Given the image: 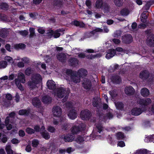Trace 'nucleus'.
Returning a JSON list of instances; mask_svg holds the SVG:
<instances>
[{
	"mask_svg": "<svg viewBox=\"0 0 154 154\" xmlns=\"http://www.w3.org/2000/svg\"><path fill=\"white\" fill-rule=\"evenodd\" d=\"M70 92V91L69 89L67 90L66 88L60 87L57 88L53 93V94L55 97L58 98H62L65 97L62 100L63 102H65L66 100L67 97L69 95Z\"/></svg>",
	"mask_w": 154,
	"mask_h": 154,
	"instance_id": "f257e3e1",
	"label": "nucleus"
},
{
	"mask_svg": "<svg viewBox=\"0 0 154 154\" xmlns=\"http://www.w3.org/2000/svg\"><path fill=\"white\" fill-rule=\"evenodd\" d=\"M42 80L41 75L37 74L32 76L31 78V80L28 82L27 84L29 88L33 90L36 87V85L38 84Z\"/></svg>",
	"mask_w": 154,
	"mask_h": 154,
	"instance_id": "f03ea898",
	"label": "nucleus"
},
{
	"mask_svg": "<svg viewBox=\"0 0 154 154\" xmlns=\"http://www.w3.org/2000/svg\"><path fill=\"white\" fill-rule=\"evenodd\" d=\"M66 106L67 108H69V111L68 112V116L71 119H74L77 117V111L73 108L72 104L71 103H66Z\"/></svg>",
	"mask_w": 154,
	"mask_h": 154,
	"instance_id": "7ed1b4c3",
	"label": "nucleus"
},
{
	"mask_svg": "<svg viewBox=\"0 0 154 154\" xmlns=\"http://www.w3.org/2000/svg\"><path fill=\"white\" fill-rule=\"evenodd\" d=\"M63 30L60 29H58L54 32L52 30H49L47 32L48 37L51 38L52 36H53L54 38H56L59 37L60 35V32H63Z\"/></svg>",
	"mask_w": 154,
	"mask_h": 154,
	"instance_id": "20e7f679",
	"label": "nucleus"
},
{
	"mask_svg": "<svg viewBox=\"0 0 154 154\" xmlns=\"http://www.w3.org/2000/svg\"><path fill=\"white\" fill-rule=\"evenodd\" d=\"M151 102V100L149 98L145 99H138L137 101V103L138 104L144 106H147L150 104Z\"/></svg>",
	"mask_w": 154,
	"mask_h": 154,
	"instance_id": "39448f33",
	"label": "nucleus"
},
{
	"mask_svg": "<svg viewBox=\"0 0 154 154\" xmlns=\"http://www.w3.org/2000/svg\"><path fill=\"white\" fill-rule=\"evenodd\" d=\"M52 113L54 116L60 117L62 113V109L59 106H54L52 109Z\"/></svg>",
	"mask_w": 154,
	"mask_h": 154,
	"instance_id": "423d86ee",
	"label": "nucleus"
},
{
	"mask_svg": "<svg viewBox=\"0 0 154 154\" xmlns=\"http://www.w3.org/2000/svg\"><path fill=\"white\" fill-rule=\"evenodd\" d=\"M17 81L24 83L25 82L26 80L25 76L23 73L22 72H18L17 75V78L15 79V82H16Z\"/></svg>",
	"mask_w": 154,
	"mask_h": 154,
	"instance_id": "0eeeda50",
	"label": "nucleus"
},
{
	"mask_svg": "<svg viewBox=\"0 0 154 154\" xmlns=\"http://www.w3.org/2000/svg\"><path fill=\"white\" fill-rule=\"evenodd\" d=\"M90 115V112L88 110H82L81 112L80 117L82 120H87L88 119Z\"/></svg>",
	"mask_w": 154,
	"mask_h": 154,
	"instance_id": "6e6552de",
	"label": "nucleus"
},
{
	"mask_svg": "<svg viewBox=\"0 0 154 154\" xmlns=\"http://www.w3.org/2000/svg\"><path fill=\"white\" fill-rule=\"evenodd\" d=\"M92 83L91 81L89 79H85L82 83L83 87L85 89H90L91 87Z\"/></svg>",
	"mask_w": 154,
	"mask_h": 154,
	"instance_id": "1a4fd4ad",
	"label": "nucleus"
},
{
	"mask_svg": "<svg viewBox=\"0 0 154 154\" xmlns=\"http://www.w3.org/2000/svg\"><path fill=\"white\" fill-rule=\"evenodd\" d=\"M81 79L78 76L75 74H73V75H71L69 83L70 82H72L74 83H79Z\"/></svg>",
	"mask_w": 154,
	"mask_h": 154,
	"instance_id": "9d476101",
	"label": "nucleus"
},
{
	"mask_svg": "<svg viewBox=\"0 0 154 154\" xmlns=\"http://www.w3.org/2000/svg\"><path fill=\"white\" fill-rule=\"evenodd\" d=\"M144 110V108L142 110L139 108H134L131 110V113L133 115L138 116Z\"/></svg>",
	"mask_w": 154,
	"mask_h": 154,
	"instance_id": "9b49d317",
	"label": "nucleus"
},
{
	"mask_svg": "<svg viewBox=\"0 0 154 154\" xmlns=\"http://www.w3.org/2000/svg\"><path fill=\"white\" fill-rule=\"evenodd\" d=\"M150 75L149 72L148 71L145 70L140 72L139 77L142 79H147Z\"/></svg>",
	"mask_w": 154,
	"mask_h": 154,
	"instance_id": "f8f14e48",
	"label": "nucleus"
},
{
	"mask_svg": "<svg viewBox=\"0 0 154 154\" xmlns=\"http://www.w3.org/2000/svg\"><path fill=\"white\" fill-rule=\"evenodd\" d=\"M132 41V37L130 35L125 36L123 38V42L126 44H129L131 43Z\"/></svg>",
	"mask_w": 154,
	"mask_h": 154,
	"instance_id": "ddd939ff",
	"label": "nucleus"
},
{
	"mask_svg": "<svg viewBox=\"0 0 154 154\" xmlns=\"http://www.w3.org/2000/svg\"><path fill=\"white\" fill-rule=\"evenodd\" d=\"M77 73L80 78L83 77L87 75L88 72L85 69H81L78 70Z\"/></svg>",
	"mask_w": 154,
	"mask_h": 154,
	"instance_id": "4468645a",
	"label": "nucleus"
},
{
	"mask_svg": "<svg viewBox=\"0 0 154 154\" xmlns=\"http://www.w3.org/2000/svg\"><path fill=\"white\" fill-rule=\"evenodd\" d=\"M47 85L48 88L50 90L54 89L56 87L55 82L52 80H48L47 82Z\"/></svg>",
	"mask_w": 154,
	"mask_h": 154,
	"instance_id": "2eb2a0df",
	"label": "nucleus"
},
{
	"mask_svg": "<svg viewBox=\"0 0 154 154\" xmlns=\"http://www.w3.org/2000/svg\"><path fill=\"white\" fill-rule=\"evenodd\" d=\"M115 54V51L114 49H111L108 51L106 55V57L108 59H110L113 57Z\"/></svg>",
	"mask_w": 154,
	"mask_h": 154,
	"instance_id": "dca6fc26",
	"label": "nucleus"
},
{
	"mask_svg": "<svg viewBox=\"0 0 154 154\" xmlns=\"http://www.w3.org/2000/svg\"><path fill=\"white\" fill-rule=\"evenodd\" d=\"M147 44L150 46H154V35H151L148 38Z\"/></svg>",
	"mask_w": 154,
	"mask_h": 154,
	"instance_id": "f3484780",
	"label": "nucleus"
},
{
	"mask_svg": "<svg viewBox=\"0 0 154 154\" xmlns=\"http://www.w3.org/2000/svg\"><path fill=\"white\" fill-rule=\"evenodd\" d=\"M134 90L131 86L126 88L125 89V94L128 95L133 94L134 93Z\"/></svg>",
	"mask_w": 154,
	"mask_h": 154,
	"instance_id": "a211bd4d",
	"label": "nucleus"
},
{
	"mask_svg": "<svg viewBox=\"0 0 154 154\" xmlns=\"http://www.w3.org/2000/svg\"><path fill=\"white\" fill-rule=\"evenodd\" d=\"M62 138L64 139L66 142H70L73 141L74 139L73 136L72 135L68 134L62 137Z\"/></svg>",
	"mask_w": 154,
	"mask_h": 154,
	"instance_id": "6ab92c4d",
	"label": "nucleus"
},
{
	"mask_svg": "<svg viewBox=\"0 0 154 154\" xmlns=\"http://www.w3.org/2000/svg\"><path fill=\"white\" fill-rule=\"evenodd\" d=\"M104 3L103 2L102 0H96L95 7L98 9H102Z\"/></svg>",
	"mask_w": 154,
	"mask_h": 154,
	"instance_id": "aec40b11",
	"label": "nucleus"
},
{
	"mask_svg": "<svg viewBox=\"0 0 154 154\" xmlns=\"http://www.w3.org/2000/svg\"><path fill=\"white\" fill-rule=\"evenodd\" d=\"M141 95L143 97H146L149 94V92L148 89L146 88H143L140 91Z\"/></svg>",
	"mask_w": 154,
	"mask_h": 154,
	"instance_id": "412c9836",
	"label": "nucleus"
},
{
	"mask_svg": "<svg viewBox=\"0 0 154 154\" xmlns=\"http://www.w3.org/2000/svg\"><path fill=\"white\" fill-rule=\"evenodd\" d=\"M57 59L62 62H64L65 61L66 58V55L63 53H61L58 54L57 55Z\"/></svg>",
	"mask_w": 154,
	"mask_h": 154,
	"instance_id": "4be33fe9",
	"label": "nucleus"
},
{
	"mask_svg": "<svg viewBox=\"0 0 154 154\" xmlns=\"http://www.w3.org/2000/svg\"><path fill=\"white\" fill-rule=\"evenodd\" d=\"M32 103L33 105L36 107H39L40 105V101L37 98H34L32 100Z\"/></svg>",
	"mask_w": 154,
	"mask_h": 154,
	"instance_id": "5701e85b",
	"label": "nucleus"
},
{
	"mask_svg": "<svg viewBox=\"0 0 154 154\" xmlns=\"http://www.w3.org/2000/svg\"><path fill=\"white\" fill-rule=\"evenodd\" d=\"M8 32L7 29H3L0 30V36L2 38L6 37Z\"/></svg>",
	"mask_w": 154,
	"mask_h": 154,
	"instance_id": "b1692460",
	"label": "nucleus"
},
{
	"mask_svg": "<svg viewBox=\"0 0 154 154\" xmlns=\"http://www.w3.org/2000/svg\"><path fill=\"white\" fill-rule=\"evenodd\" d=\"M52 99L48 96H45L42 98V101L45 103H48L51 101Z\"/></svg>",
	"mask_w": 154,
	"mask_h": 154,
	"instance_id": "393cba45",
	"label": "nucleus"
},
{
	"mask_svg": "<svg viewBox=\"0 0 154 154\" xmlns=\"http://www.w3.org/2000/svg\"><path fill=\"white\" fill-rule=\"evenodd\" d=\"M102 54L101 53H99V54L93 55V54H89L87 55L86 57L87 58L89 59H92L96 57H101Z\"/></svg>",
	"mask_w": 154,
	"mask_h": 154,
	"instance_id": "a878e982",
	"label": "nucleus"
},
{
	"mask_svg": "<svg viewBox=\"0 0 154 154\" xmlns=\"http://www.w3.org/2000/svg\"><path fill=\"white\" fill-rule=\"evenodd\" d=\"M109 8L110 7L108 4L105 3L101 9L103 10L105 13H108L109 11Z\"/></svg>",
	"mask_w": 154,
	"mask_h": 154,
	"instance_id": "bb28decb",
	"label": "nucleus"
},
{
	"mask_svg": "<svg viewBox=\"0 0 154 154\" xmlns=\"http://www.w3.org/2000/svg\"><path fill=\"white\" fill-rule=\"evenodd\" d=\"M112 79L113 82L116 83H119L121 81L120 77L118 76L113 77Z\"/></svg>",
	"mask_w": 154,
	"mask_h": 154,
	"instance_id": "cd10ccee",
	"label": "nucleus"
},
{
	"mask_svg": "<svg viewBox=\"0 0 154 154\" xmlns=\"http://www.w3.org/2000/svg\"><path fill=\"white\" fill-rule=\"evenodd\" d=\"M129 11L128 9L124 8L122 9L120 12L121 14L123 16H127L129 14Z\"/></svg>",
	"mask_w": 154,
	"mask_h": 154,
	"instance_id": "c85d7f7f",
	"label": "nucleus"
},
{
	"mask_svg": "<svg viewBox=\"0 0 154 154\" xmlns=\"http://www.w3.org/2000/svg\"><path fill=\"white\" fill-rule=\"evenodd\" d=\"M79 131H81V130L79 127L76 126H74L71 129V132L73 134H77Z\"/></svg>",
	"mask_w": 154,
	"mask_h": 154,
	"instance_id": "c756f323",
	"label": "nucleus"
},
{
	"mask_svg": "<svg viewBox=\"0 0 154 154\" xmlns=\"http://www.w3.org/2000/svg\"><path fill=\"white\" fill-rule=\"evenodd\" d=\"M123 0H113L115 5L117 7H121L123 4Z\"/></svg>",
	"mask_w": 154,
	"mask_h": 154,
	"instance_id": "7c9ffc66",
	"label": "nucleus"
},
{
	"mask_svg": "<svg viewBox=\"0 0 154 154\" xmlns=\"http://www.w3.org/2000/svg\"><path fill=\"white\" fill-rule=\"evenodd\" d=\"M8 7L9 6L5 2L2 3L0 5V8L3 10H7Z\"/></svg>",
	"mask_w": 154,
	"mask_h": 154,
	"instance_id": "2f4dec72",
	"label": "nucleus"
},
{
	"mask_svg": "<svg viewBox=\"0 0 154 154\" xmlns=\"http://www.w3.org/2000/svg\"><path fill=\"white\" fill-rule=\"evenodd\" d=\"M5 149L7 154H13V151L11 149L10 146H6Z\"/></svg>",
	"mask_w": 154,
	"mask_h": 154,
	"instance_id": "473e14b6",
	"label": "nucleus"
},
{
	"mask_svg": "<svg viewBox=\"0 0 154 154\" xmlns=\"http://www.w3.org/2000/svg\"><path fill=\"white\" fill-rule=\"evenodd\" d=\"M41 134L42 137L46 139H48L50 137L49 134L47 131H45V132L43 131L42 132Z\"/></svg>",
	"mask_w": 154,
	"mask_h": 154,
	"instance_id": "72a5a7b5",
	"label": "nucleus"
},
{
	"mask_svg": "<svg viewBox=\"0 0 154 154\" xmlns=\"http://www.w3.org/2000/svg\"><path fill=\"white\" fill-rule=\"evenodd\" d=\"M29 112V111L26 109H21L19 111V113L20 115H27Z\"/></svg>",
	"mask_w": 154,
	"mask_h": 154,
	"instance_id": "f704fd0d",
	"label": "nucleus"
},
{
	"mask_svg": "<svg viewBox=\"0 0 154 154\" xmlns=\"http://www.w3.org/2000/svg\"><path fill=\"white\" fill-rule=\"evenodd\" d=\"M103 29L99 28H96L91 31L92 35H94L97 32H103Z\"/></svg>",
	"mask_w": 154,
	"mask_h": 154,
	"instance_id": "c9c22d12",
	"label": "nucleus"
},
{
	"mask_svg": "<svg viewBox=\"0 0 154 154\" xmlns=\"http://www.w3.org/2000/svg\"><path fill=\"white\" fill-rule=\"evenodd\" d=\"M7 65V63L6 61H2L0 62V69L5 68Z\"/></svg>",
	"mask_w": 154,
	"mask_h": 154,
	"instance_id": "e433bc0d",
	"label": "nucleus"
},
{
	"mask_svg": "<svg viewBox=\"0 0 154 154\" xmlns=\"http://www.w3.org/2000/svg\"><path fill=\"white\" fill-rule=\"evenodd\" d=\"M115 105L118 109H121L123 107V104L120 102L116 103Z\"/></svg>",
	"mask_w": 154,
	"mask_h": 154,
	"instance_id": "4c0bfd02",
	"label": "nucleus"
},
{
	"mask_svg": "<svg viewBox=\"0 0 154 154\" xmlns=\"http://www.w3.org/2000/svg\"><path fill=\"white\" fill-rule=\"evenodd\" d=\"M147 16L146 14L143 13L141 15V20L142 22L145 23L146 22V19L147 18Z\"/></svg>",
	"mask_w": 154,
	"mask_h": 154,
	"instance_id": "58836bf2",
	"label": "nucleus"
},
{
	"mask_svg": "<svg viewBox=\"0 0 154 154\" xmlns=\"http://www.w3.org/2000/svg\"><path fill=\"white\" fill-rule=\"evenodd\" d=\"M25 45L23 44H19L15 46V48L16 49H23L25 48Z\"/></svg>",
	"mask_w": 154,
	"mask_h": 154,
	"instance_id": "ea45409f",
	"label": "nucleus"
},
{
	"mask_svg": "<svg viewBox=\"0 0 154 154\" xmlns=\"http://www.w3.org/2000/svg\"><path fill=\"white\" fill-rule=\"evenodd\" d=\"M153 136L150 135L147 137L145 139V141L146 142H151L153 141Z\"/></svg>",
	"mask_w": 154,
	"mask_h": 154,
	"instance_id": "a19ab883",
	"label": "nucleus"
},
{
	"mask_svg": "<svg viewBox=\"0 0 154 154\" xmlns=\"http://www.w3.org/2000/svg\"><path fill=\"white\" fill-rule=\"evenodd\" d=\"M26 132L29 134H32L35 133V130L30 128H27L26 129Z\"/></svg>",
	"mask_w": 154,
	"mask_h": 154,
	"instance_id": "79ce46f5",
	"label": "nucleus"
},
{
	"mask_svg": "<svg viewBox=\"0 0 154 154\" xmlns=\"http://www.w3.org/2000/svg\"><path fill=\"white\" fill-rule=\"evenodd\" d=\"M70 62L72 63V65H75L76 63L78 64V61L76 58H74L70 60Z\"/></svg>",
	"mask_w": 154,
	"mask_h": 154,
	"instance_id": "37998d69",
	"label": "nucleus"
},
{
	"mask_svg": "<svg viewBox=\"0 0 154 154\" xmlns=\"http://www.w3.org/2000/svg\"><path fill=\"white\" fill-rule=\"evenodd\" d=\"M47 130L51 133H54L55 132L56 129L53 126H48L47 128Z\"/></svg>",
	"mask_w": 154,
	"mask_h": 154,
	"instance_id": "c03bdc74",
	"label": "nucleus"
},
{
	"mask_svg": "<svg viewBox=\"0 0 154 154\" xmlns=\"http://www.w3.org/2000/svg\"><path fill=\"white\" fill-rule=\"evenodd\" d=\"M5 59L10 63H13L14 62L13 59L10 56H6L5 58Z\"/></svg>",
	"mask_w": 154,
	"mask_h": 154,
	"instance_id": "a18cd8bd",
	"label": "nucleus"
},
{
	"mask_svg": "<svg viewBox=\"0 0 154 154\" xmlns=\"http://www.w3.org/2000/svg\"><path fill=\"white\" fill-rule=\"evenodd\" d=\"M32 72V70L30 68H27L25 71V73L26 75H29Z\"/></svg>",
	"mask_w": 154,
	"mask_h": 154,
	"instance_id": "49530a36",
	"label": "nucleus"
},
{
	"mask_svg": "<svg viewBox=\"0 0 154 154\" xmlns=\"http://www.w3.org/2000/svg\"><path fill=\"white\" fill-rule=\"evenodd\" d=\"M17 81V80H16ZM18 88L21 90V91H23V87L22 86L20 82H18L17 81L16 82H15Z\"/></svg>",
	"mask_w": 154,
	"mask_h": 154,
	"instance_id": "de8ad7c7",
	"label": "nucleus"
},
{
	"mask_svg": "<svg viewBox=\"0 0 154 154\" xmlns=\"http://www.w3.org/2000/svg\"><path fill=\"white\" fill-rule=\"evenodd\" d=\"M39 143L38 141L37 140H34L32 141V145L34 147H36Z\"/></svg>",
	"mask_w": 154,
	"mask_h": 154,
	"instance_id": "09e8293b",
	"label": "nucleus"
},
{
	"mask_svg": "<svg viewBox=\"0 0 154 154\" xmlns=\"http://www.w3.org/2000/svg\"><path fill=\"white\" fill-rule=\"evenodd\" d=\"M117 137L118 139H122L124 137V136L123 133L121 132L118 133L117 135Z\"/></svg>",
	"mask_w": 154,
	"mask_h": 154,
	"instance_id": "8fccbe9b",
	"label": "nucleus"
},
{
	"mask_svg": "<svg viewBox=\"0 0 154 154\" xmlns=\"http://www.w3.org/2000/svg\"><path fill=\"white\" fill-rule=\"evenodd\" d=\"M109 93L111 96L113 97H116L117 94L116 92V91L115 90L109 91Z\"/></svg>",
	"mask_w": 154,
	"mask_h": 154,
	"instance_id": "3c124183",
	"label": "nucleus"
},
{
	"mask_svg": "<svg viewBox=\"0 0 154 154\" xmlns=\"http://www.w3.org/2000/svg\"><path fill=\"white\" fill-rule=\"evenodd\" d=\"M20 142V140L15 138H13L11 140V143L13 144H17L18 143Z\"/></svg>",
	"mask_w": 154,
	"mask_h": 154,
	"instance_id": "603ef678",
	"label": "nucleus"
},
{
	"mask_svg": "<svg viewBox=\"0 0 154 154\" xmlns=\"http://www.w3.org/2000/svg\"><path fill=\"white\" fill-rule=\"evenodd\" d=\"M147 151L146 149L140 150L137 151L136 154H146Z\"/></svg>",
	"mask_w": 154,
	"mask_h": 154,
	"instance_id": "864d4df0",
	"label": "nucleus"
},
{
	"mask_svg": "<svg viewBox=\"0 0 154 154\" xmlns=\"http://www.w3.org/2000/svg\"><path fill=\"white\" fill-rule=\"evenodd\" d=\"M117 145L118 146H119L120 147H123L125 146V144L123 141H121L118 142Z\"/></svg>",
	"mask_w": 154,
	"mask_h": 154,
	"instance_id": "5fc2aeb1",
	"label": "nucleus"
},
{
	"mask_svg": "<svg viewBox=\"0 0 154 154\" xmlns=\"http://www.w3.org/2000/svg\"><path fill=\"white\" fill-rule=\"evenodd\" d=\"M29 30L30 32V35L31 37L33 36L35 34L34 28H30Z\"/></svg>",
	"mask_w": 154,
	"mask_h": 154,
	"instance_id": "6e6d98bb",
	"label": "nucleus"
},
{
	"mask_svg": "<svg viewBox=\"0 0 154 154\" xmlns=\"http://www.w3.org/2000/svg\"><path fill=\"white\" fill-rule=\"evenodd\" d=\"M121 34V32L119 30H117L115 32L114 36L115 37H117L119 36Z\"/></svg>",
	"mask_w": 154,
	"mask_h": 154,
	"instance_id": "4d7b16f0",
	"label": "nucleus"
},
{
	"mask_svg": "<svg viewBox=\"0 0 154 154\" xmlns=\"http://www.w3.org/2000/svg\"><path fill=\"white\" fill-rule=\"evenodd\" d=\"M91 34L92 35L91 31L90 32H88L85 33V38H90L91 36Z\"/></svg>",
	"mask_w": 154,
	"mask_h": 154,
	"instance_id": "13d9d810",
	"label": "nucleus"
},
{
	"mask_svg": "<svg viewBox=\"0 0 154 154\" xmlns=\"http://www.w3.org/2000/svg\"><path fill=\"white\" fill-rule=\"evenodd\" d=\"M20 34L23 36H25L28 34V32L26 30L20 31Z\"/></svg>",
	"mask_w": 154,
	"mask_h": 154,
	"instance_id": "bf43d9fd",
	"label": "nucleus"
},
{
	"mask_svg": "<svg viewBox=\"0 0 154 154\" xmlns=\"http://www.w3.org/2000/svg\"><path fill=\"white\" fill-rule=\"evenodd\" d=\"M79 128L81 130V131L85 129L86 125L83 123H82L80 125Z\"/></svg>",
	"mask_w": 154,
	"mask_h": 154,
	"instance_id": "052dcab7",
	"label": "nucleus"
},
{
	"mask_svg": "<svg viewBox=\"0 0 154 154\" xmlns=\"http://www.w3.org/2000/svg\"><path fill=\"white\" fill-rule=\"evenodd\" d=\"M85 4L89 8L91 5V2L90 0H87L85 2Z\"/></svg>",
	"mask_w": 154,
	"mask_h": 154,
	"instance_id": "680f3d73",
	"label": "nucleus"
},
{
	"mask_svg": "<svg viewBox=\"0 0 154 154\" xmlns=\"http://www.w3.org/2000/svg\"><path fill=\"white\" fill-rule=\"evenodd\" d=\"M25 150L28 152H30L31 150V148L30 145H28L26 146Z\"/></svg>",
	"mask_w": 154,
	"mask_h": 154,
	"instance_id": "e2e57ef3",
	"label": "nucleus"
},
{
	"mask_svg": "<svg viewBox=\"0 0 154 154\" xmlns=\"http://www.w3.org/2000/svg\"><path fill=\"white\" fill-rule=\"evenodd\" d=\"M17 66L19 68H22L24 66V64L23 62H19L18 63Z\"/></svg>",
	"mask_w": 154,
	"mask_h": 154,
	"instance_id": "0e129e2a",
	"label": "nucleus"
},
{
	"mask_svg": "<svg viewBox=\"0 0 154 154\" xmlns=\"http://www.w3.org/2000/svg\"><path fill=\"white\" fill-rule=\"evenodd\" d=\"M78 54V57L81 58H84L86 57L85 55L83 53Z\"/></svg>",
	"mask_w": 154,
	"mask_h": 154,
	"instance_id": "69168bd1",
	"label": "nucleus"
},
{
	"mask_svg": "<svg viewBox=\"0 0 154 154\" xmlns=\"http://www.w3.org/2000/svg\"><path fill=\"white\" fill-rule=\"evenodd\" d=\"M21 60L22 61L24 62L25 63H29V59L26 57H24L22 58Z\"/></svg>",
	"mask_w": 154,
	"mask_h": 154,
	"instance_id": "338daca9",
	"label": "nucleus"
},
{
	"mask_svg": "<svg viewBox=\"0 0 154 154\" xmlns=\"http://www.w3.org/2000/svg\"><path fill=\"white\" fill-rule=\"evenodd\" d=\"M76 141L79 143H81L84 141V140L82 137H79L77 138Z\"/></svg>",
	"mask_w": 154,
	"mask_h": 154,
	"instance_id": "774afa93",
	"label": "nucleus"
}]
</instances>
